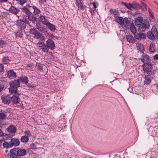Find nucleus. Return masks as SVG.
I'll list each match as a JSON object with an SVG mask.
<instances>
[{"mask_svg":"<svg viewBox=\"0 0 158 158\" xmlns=\"http://www.w3.org/2000/svg\"><path fill=\"white\" fill-rule=\"evenodd\" d=\"M143 71L147 73V74H151L152 69V64L151 63L143 65Z\"/></svg>","mask_w":158,"mask_h":158,"instance_id":"4","label":"nucleus"},{"mask_svg":"<svg viewBox=\"0 0 158 158\" xmlns=\"http://www.w3.org/2000/svg\"><path fill=\"white\" fill-rule=\"evenodd\" d=\"M16 1L17 3L21 5H23L27 2L26 0H16Z\"/></svg>","mask_w":158,"mask_h":158,"instance_id":"42","label":"nucleus"},{"mask_svg":"<svg viewBox=\"0 0 158 158\" xmlns=\"http://www.w3.org/2000/svg\"><path fill=\"white\" fill-rule=\"evenodd\" d=\"M36 27L37 29L39 30L40 31L44 33L46 35V33L48 34L46 29L44 28V26L41 25L39 22H37L36 23Z\"/></svg>","mask_w":158,"mask_h":158,"instance_id":"8","label":"nucleus"},{"mask_svg":"<svg viewBox=\"0 0 158 158\" xmlns=\"http://www.w3.org/2000/svg\"><path fill=\"white\" fill-rule=\"evenodd\" d=\"M24 20L25 21H24L26 23V24H27L29 25V26H31V25L30 24L31 22H29V21L28 20L26 19H25Z\"/></svg>","mask_w":158,"mask_h":158,"instance_id":"50","label":"nucleus"},{"mask_svg":"<svg viewBox=\"0 0 158 158\" xmlns=\"http://www.w3.org/2000/svg\"><path fill=\"white\" fill-rule=\"evenodd\" d=\"M29 140V137L28 136L26 135H23L21 138V141L23 143H27Z\"/></svg>","mask_w":158,"mask_h":158,"instance_id":"32","label":"nucleus"},{"mask_svg":"<svg viewBox=\"0 0 158 158\" xmlns=\"http://www.w3.org/2000/svg\"><path fill=\"white\" fill-rule=\"evenodd\" d=\"M4 66L2 64H0V73H1L3 71Z\"/></svg>","mask_w":158,"mask_h":158,"instance_id":"48","label":"nucleus"},{"mask_svg":"<svg viewBox=\"0 0 158 158\" xmlns=\"http://www.w3.org/2000/svg\"><path fill=\"white\" fill-rule=\"evenodd\" d=\"M157 89H158V84L157 85Z\"/></svg>","mask_w":158,"mask_h":158,"instance_id":"63","label":"nucleus"},{"mask_svg":"<svg viewBox=\"0 0 158 158\" xmlns=\"http://www.w3.org/2000/svg\"><path fill=\"white\" fill-rule=\"evenodd\" d=\"M126 38L129 43H134L135 42V40L133 36L130 35H127L126 36Z\"/></svg>","mask_w":158,"mask_h":158,"instance_id":"24","label":"nucleus"},{"mask_svg":"<svg viewBox=\"0 0 158 158\" xmlns=\"http://www.w3.org/2000/svg\"><path fill=\"white\" fill-rule=\"evenodd\" d=\"M55 37L56 38V39L58 38L57 36H55Z\"/></svg>","mask_w":158,"mask_h":158,"instance_id":"64","label":"nucleus"},{"mask_svg":"<svg viewBox=\"0 0 158 158\" xmlns=\"http://www.w3.org/2000/svg\"><path fill=\"white\" fill-rule=\"evenodd\" d=\"M10 87L9 88V91L11 94L15 93L17 91V87L20 85L19 82L17 80H14L10 81Z\"/></svg>","mask_w":158,"mask_h":158,"instance_id":"2","label":"nucleus"},{"mask_svg":"<svg viewBox=\"0 0 158 158\" xmlns=\"http://www.w3.org/2000/svg\"><path fill=\"white\" fill-rule=\"evenodd\" d=\"M30 32L34 34L37 39L40 38L42 34L39 32L38 31L34 28H31L30 30Z\"/></svg>","mask_w":158,"mask_h":158,"instance_id":"16","label":"nucleus"},{"mask_svg":"<svg viewBox=\"0 0 158 158\" xmlns=\"http://www.w3.org/2000/svg\"><path fill=\"white\" fill-rule=\"evenodd\" d=\"M117 22L120 25H124V19L122 17H117L115 18Z\"/></svg>","mask_w":158,"mask_h":158,"instance_id":"30","label":"nucleus"},{"mask_svg":"<svg viewBox=\"0 0 158 158\" xmlns=\"http://www.w3.org/2000/svg\"><path fill=\"white\" fill-rule=\"evenodd\" d=\"M46 0H39V2L40 3L42 4L46 3Z\"/></svg>","mask_w":158,"mask_h":158,"instance_id":"51","label":"nucleus"},{"mask_svg":"<svg viewBox=\"0 0 158 158\" xmlns=\"http://www.w3.org/2000/svg\"><path fill=\"white\" fill-rule=\"evenodd\" d=\"M36 67L37 68L38 70L40 71H41L43 70V66L42 64L37 63L36 64Z\"/></svg>","mask_w":158,"mask_h":158,"instance_id":"35","label":"nucleus"},{"mask_svg":"<svg viewBox=\"0 0 158 158\" xmlns=\"http://www.w3.org/2000/svg\"><path fill=\"white\" fill-rule=\"evenodd\" d=\"M134 36L135 38L139 40L144 39L146 37L145 35L143 33L136 32L134 34Z\"/></svg>","mask_w":158,"mask_h":158,"instance_id":"18","label":"nucleus"},{"mask_svg":"<svg viewBox=\"0 0 158 158\" xmlns=\"http://www.w3.org/2000/svg\"><path fill=\"white\" fill-rule=\"evenodd\" d=\"M49 35V38H50L49 39H53L55 37V36H54L53 35V34H51Z\"/></svg>","mask_w":158,"mask_h":158,"instance_id":"52","label":"nucleus"},{"mask_svg":"<svg viewBox=\"0 0 158 158\" xmlns=\"http://www.w3.org/2000/svg\"><path fill=\"white\" fill-rule=\"evenodd\" d=\"M153 58L155 60H158V54L154 55L153 56Z\"/></svg>","mask_w":158,"mask_h":158,"instance_id":"53","label":"nucleus"},{"mask_svg":"<svg viewBox=\"0 0 158 158\" xmlns=\"http://www.w3.org/2000/svg\"><path fill=\"white\" fill-rule=\"evenodd\" d=\"M7 1V0H0V2L3 3L4 2H6Z\"/></svg>","mask_w":158,"mask_h":158,"instance_id":"58","label":"nucleus"},{"mask_svg":"<svg viewBox=\"0 0 158 158\" xmlns=\"http://www.w3.org/2000/svg\"><path fill=\"white\" fill-rule=\"evenodd\" d=\"M138 49L140 50L141 51L143 50V45L141 44H138L137 46Z\"/></svg>","mask_w":158,"mask_h":158,"instance_id":"44","label":"nucleus"},{"mask_svg":"<svg viewBox=\"0 0 158 158\" xmlns=\"http://www.w3.org/2000/svg\"><path fill=\"white\" fill-rule=\"evenodd\" d=\"M93 5L94 8H96L97 7L96 5V4L95 2H93Z\"/></svg>","mask_w":158,"mask_h":158,"instance_id":"57","label":"nucleus"},{"mask_svg":"<svg viewBox=\"0 0 158 158\" xmlns=\"http://www.w3.org/2000/svg\"><path fill=\"white\" fill-rule=\"evenodd\" d=\"M16 127L15 126L13 125H10L7 128L8 131L11 133H15L16 132Z\"/></svg>","mask_w":158,"mask_h":158,"instance_id":"21","label":"nucleus"},{"mask_svg":"<svg viewBox=\"0 0 158 158\" xmlns=\"http://www.w3.org/2000/svg\"><path fill=\"white\" fill-rule=\"evenodd\" d=\"M32 9V13L33 14L32 15H34L35 16L38 15L41 12V10L39 8L33 5Z\"/></svg>","mask_w":158,"mask_h":158,"instance_id":"20","label":"nucleus"},{"mask_svg":"<svg viewBox=\"0 0 158 158\" xmlns=\"http://www.w3.org/2000/svg\"><path fill=\"white\" fill-rule=\"evenodd\" d=\"M10 143L12 147L14 146H17L19 145L20 142L19 139L15 138H12L11 139Z\"/></svg>","mask_w":158,"mask_h":158,"instance_id":"17","label":"nucleus"},{"mask_svg":"<svg viewBox=\"0 0 158 158\" xmlns=\"http://www.w3.org/2000/svg\"><path fill=\"white\" fill-rule=\"evenodd\" d=\"M129 28H130L131 31L134 34L135 33L136 31V28L135 26L133 23H132L129 26Z\"/></svg>","mask_w":158,"mask_h":158,"instance_id":"33","label":"nucleus"},{"mask_svg":"<svg viewBox=\"0 0 158 158\" xmlns=\"http://www.w3.org/2000/svg\"><path fill=\"white\" fill-rule=\"evenodd\" d=\"M9 61V60L8 58L6 57H3L2 58V62L4 64H6L8 63Z\"/></svg>","mask_w":158,"mask_h":158,"instance_id":"41","label":"nucleus"},{"mask_svg":"<svg viewBox=\"0 0 158 158\" xmlns=\"http://www.w3.org/2000/svg\"><path fill=\"white\" fill-rule=\"evenodd\" d=\"M18 156H23L25 155L27 153L26 150L24 149H19L18 148H14Z\"/></svg>","mask_w":158,"mask_h":158,"instance_id":"11","label":"nucleus"},{"mask_svg":"<svg viewBox=\"0 0 158 158\" xmlns=\"http://www.w3.org/2000/svg\"><path fill=\"white\" fill-rule=\"evenodd\" d=\"M11 97L9 95H2L1 97V99L2 103L8 105L11 102Z\"/></svg>","mask_w":158,"mask_h":158,"instance_id":"9","label":"nucleus"},{"mask_svg":"<svg viewBox=\"0 0 158 158\" xmlns=\"http://www.w3.org/2000/svg\"><path fill=\"white\" fill-rule=\"evenodd\" d=\"M24 133L26 135V136H30L31 135V133L29 131L27 130L24 131Z\"/></svg>","mask_w":158,"mask_h":158,"instance_id":"45","label":"nucleus"},{"mask_svg":"<svg viewBox=\"0 0 158 158\" xmlns=\"http://www.w3.org/2000/svg\"><path fill=\"white\" fill-rule=\"evenodd\" d=\"M11 101L12 103L15 105L19 103L20 102V99L18 96L16 95H14L11 97Z\"/></svg>","mask_w":158,"mask_h":158,"instance_id":"12","label":"nucleus"},{"mask_svg":"<svg viewBox=\"0 0 158 158\" xmlns=\"http://www.w3.org/2000/svg\"><path fill=\"white\" fill-rule=\"evenodd\" d=\"M16 26L19 30H24L26 27V25L24 21L23 20H18L16 21Z\"/></svg>","mask_w":158,"mask_h":158,"instance_id":"5","label":"nucleus"},{"mask_svg":"<svg viewBox=\"0 0 158 158\" xmlns=\"http://www.w3.org/2000/svg\"><path fill=\"white\" fill-rule=\"evenodd\" d=\"M131 4L132 8L134 9H140L141 7V6L137 2H133Z\"/></svg>","mask_w":158,"mask_h":158,"instance_id":"29","label":"nucleus"},{"mask_svg":"<svg viewBox=\"0 0 158 158\" xmlns=\"http://www.w3.org/2000/svg\"><path fill=\"white\" fill-rule=\"evenodd\" d=\"M38 19L39 22H41L44 25H46L49 22L48 20L45 16L41 15L39 17Z\"/></svg>","mask_w":158,"mask_h":158,"instance_id":"15","label":"nucleus"},{"mask_svg":"<svg viewBox=\"0 0 158 158\" xmlns=\"http://www.w3.org/2000/svg\"><path fill=\"white\" fill-rule=\"evenodd\" d=\"M17 80L19 83L20 82L21 83L26 85L27 84L29 81L28 77L25 76L18 77Z\"/></svg>","mask_w":158,"mask_h":158,"instance_id":"10","label":"nucleus"},{"mask_svg":"<svg viewBox=\"0 0 158 158\" xmlns=\"http://www.w3.org/2000/svg\"><path fill=\"white\" fill-rule=\"evenodd\" d=\"M31 66V65L30 64H28L27 65V67H30Z\"/></svg>","mask_w":158,"mask_h":158,"instance_id":"60","label":"nucleus"},{"mask_svg":"<svg viewBox=\"0 0 158 158\" xmlns=\"http://www.w3.org/2000/svg\"><path fill=\"white\" fill-rule=\"evenodd\" d=\"M110 12L111 14L115 15H118L119 13L118 10L115 9H110Z\"/></svg>","mask_w":158,"mask_h":158,"instance_id":"36","label":"nucleus"},{"mask_svg":"<svg viewBox=\"0 0 158 158\" xmlns=\"http://www.w3.org/2000/svg\"><path fill=\"white\" fill-rule=\"evenodd\" d=\"M2 136H4V133H3L2 130L0 129V137Z\"/></svg>","mask_w":158,"mask_h":158,"instance_id":"55","label":"nucleus"},{"mask_svg":"<svg viewBox=\"0 0 158 158\" xmlns=\"http://www.w3.org/2000/svg\"><path fill=\"white\" fill-rule=\"evenodd\" d=\"M6 75L7 77L9 78H15L16 77V75L15 72L13 70L8 71L7 72Z\"/></svg>","mask_w":158,"mask_h":158,"instance_id":"19","label":"nucleus"},{"mask_svg":"<svg viewBox=\"0 0 158 158\" xmlns=\"http://www.w3.org/2000/svg\"><path fill=\"white\" fill-rule=\"evenodd\" d=\"M121 4L122 5H124L128 9L131 10L132 8L131 4V3H126L124 2H121Z\"/></svg>","mask_w":158,"mask_h":158,"instance_id":"34","label":"nucleus"},{"mask_svg":"<svg viewBox=\"0 0 158 158\" xmlns=\"http://www.w3.org/2000/svg\"><path fill=\"white\" fill-rule=\"evenodd\" d=\"M141 3L142 4L143 6V4H145V3H144L142 2V1H140Z\"/></svg>","mask_w":158,"mask_h":158,"instance_id":"61","label":"nucleus"},{"mask_svg":"<svg viewBox=\"0 0 158 158\" xmlns=\"http://www.w3.org/2000/svg\"><path fill=\"white\" fill-rule=\"evenodd\" d=\"M149 26L150 25L148 22H144L139 26L138 30L140 32H144L149 28Z\"/></svg>","mask_w":158,"mask_h":158,"instance_id":"6","label":"nucleus"},{"mask_svg":"<svg viewBox=\"0 0 158 158\" xmlns=\"http://www.w3.org/2000/svg\"><path fill=\"white\" fill-rule=\"evenodd\" d=\"M27 85L28 87H30L33 88V87H35V84L31 83H28Z\"/></svg>","mask_w":158,"mask_h":158,"instance_id":"47","label":"nucleus"},{"mask_svg":"<svg viewBox=\"0 0 158 158\" xmlns=\"http://www.w3.org/2000/svg\"><path fill=\"white\" fill-rule=\"evenodd\" d=\"M9 12L12 14L16 15L20 11L19 9L13 6H11L9 9Z\"/></svg>","mask_w":158,"mask_h":158,"instance_id":"14","label":"nucleus"},{"mask_svg":"<svg viewBox=\"0 0 158 158\" xmlns=\"http://www.w3.org/2000/svg\"><path fill=\"white\" fill-rule=\"evenodd\" d=\"M7 45V42L0 38V48L5 49Z\"/></svg>","mask_w":158,"mask_h":158,"instance_id":"26","label":"nucleus"},{"mask_svg":"<svg viewBox=\"0 0 158 158\" xmlns=\"http://www.w3.org/2000/svg\"><path fill=\"white\" fill-rule=\"evenodd\" d=\"M5 151L6 153H7V152H8V151L7 149Z\"/></svg>","mask_w":158,"mask_h":158,"instance_id":"62","label":"nucleus"},{"mask_svg":"<svg viewBox=\"0 0 158 158\" xmlns=\"http://www.w3.org/2000/svg\"><path fill=\"white\" fill-rule=\"evenodd\" d=\"M2 145L4 148H11L10 143L7 142H5L3 143Z\"/></svg>","mask_w":158,"mask_h":158,"instance_id":"38","label":"nucleus"},{"mask_svg":"<svg viewBox=\"0 0 158 158\" xmlns=\"http://www.w3.org/2000/svg\"><path fill=\"white\" fill-rule=\"evenodd\" d=\"M130 20H129L127 18L125 17L124 19V25L127 28H129V26L131 24Z\"/></svg>","mask_w":158,"mask_h":158,"instance_id":"25","label":"nucleus"},{"mask_svg":"<svg viewBox=\"0 0 158 158\" xmlns=\"http://www.w3.org/2000/svg\"><path fill=\"white\" fill-rule=\"evenodd\" d=\"M22 11L28 17V19L33 23H35L38 21V18L36 16L32 15V4L30 5L27 4L21 8Z\"/></svg>","mask_w":158,"mask_h":158,"instance_id":"1","label":"nucleus"},{"mask_svg":"<svg viewBox=\"0 0 158 158\" xmlns=\"http://www.w3.org/2000/svg\"><path fill=\"white\" fill-rule=\"evenodd\" d=\"M143 21V18L141 17H139L137 18L135 20V23L137 26H139L142 23Z\"/></svg>","mask_w":158,"mask_h":158,"instance_id":"23","label":"nucleus"},{"mask_svg":"<svg viewBox=\"0 0 158 158\" xmlns=\"http://www.w3.org/2000/svg\"><path fill=\"white\" fill-rule=\"evenodd\" d=\"M148 11L150 17L152 19L154 18V17L153 15V13L149 8H148Z\"/></svg>","mask_w":158,"mask_h":158,"instance_id":"43","label":"nucleus"},{"mask_svg":"<svg viewBox=\"0 0 158 158\" xmlns=\"http://www.w3.org/2000/svg\"><path fill=\"white\" fill-rule=\"evenodd\" d=\"M38 44L39 45V47L42 51L45 52L43 49L46 47V44H44L43 42H39L38 43Z\"/></svg>","mask_w":158,"mask_h":158,"instance_id":"31","label":"nucleus"},{"mask_svg":"<svg viewBox=\"0 0 158 158\" xmlns=\"http://www.w3.org/2000/svg\"><path fill=\"white\" fill-rule=\"evenodd\" d=\"M155 44L153 43H151L150 44L149 46V51L150 52H153L154 51L155 49H154Z\"/></svg>","mask_w":158,"mask_h":158,"instance_id":"39","label":"nucleus"},{"mask_svg":"<svg viewBox=\"0 0 158 158\" xmlns=\"http://www.w3.org/2000/svg\"><path fill=\"white\" fill-rule=\"evenodd\" d=\"M4 87V85L3 84H0V92L3 90Z\"/></svg>","mask_w":158,"mask_h":158,"instance_id":"49","label":"nucleus"},{"mask_svg":"<svg viewBox=\"0 0 158 158\" xmlns=\"http://www.w3.org/2000/svg\"><path fill=\"white\" fill-rule=\"evenodd\" d=\"M44 35H43V34H41V36L40 37V40H41V41H43V40H44Z\"/></svg>","mask_w":158,"mask_h":158,"instance_id":"54","label":"nucleus"},{"mask_svg":"<svg viewBox=\"0 0 158 158\" xmlns=\"http://www.w3.org/2000/svg\"><path fill=\"white\" fill-rule=\"evenodd\" d=\"M151 74H147L145 77L144 84L148 85L151 82Z\"/></svg>","mask_w":158,"mask_h":158,"instance_id":"22","label":"nucleus"},{"mask_svg":"<svg viewBox=\"0 0 158 158\" xmlns=\"http://www.w3.org/2000/svg\"><path fill=\"white\" fill-rule=\"evenodd\" d=\"M3 141V140H0V147L1 146L2 143V141Z\"/></svg>","mask_w":158,"mask_h":158,"instance_id":"59","label":"nucleus"},{"mask_svg":"<svg viewBox=\"0 0 158 158\" xmlns=\"http://www.w3.org/2000/svg\"><path fill=\"white\" fill-rule=\"evenodd\" d=\"M6 118V115L4 113L0 112V121L5 119Z\"/></svg>","mask_w":158,"mask_h":158,"instance_id":"40","label":"nucleus"},{"mask_svg":"<svg viewBox=\"0 0 158 158\" xmlns=\"http://www.w3.org/2000/svg\"><path fill=\"white\" fill-rule=\"evenodd\" d=\"M30 148H31L35 149L36 148V146L35 143H32L30 144Z\"/></svg>","mask_w":158,"mask_h":158,"instance_id":"46","label":"nucleus"},{"mask_svg":"<svg viewBox=\"0 0 158 158\" xmlns=\"http://www.w3.org/2000/svg\"><path fill=\"white\" fill-rule=\"evenodd\" d=\"M56 46L54 41L50 39H48L46 41V47L43 50L45 52H48L49 49L53 50L55 48Z\"/></svg>","mask_w":158,"mask_h":158,"instance_id":"3","label":"nucleus"},{"mask_svg":"<svg viewBox=\"0 0 158 158\" xmlns=\"http://www.w3.org/2000/svg\"><path fill=\"white\" fill-rule=\"evenodd\" d=\"M83 0H76L75 3L76 5L78 7L79 10H84L86 6H84L81 1Z\"/></svg>","mask_w":158,"mask_h":158,"instance_id":"13","label":"nucleus"},{"mask_svg":"<svg viewBox=\"0 0 158 158\" xmlns=\"http://www.w3.org/2000/svg\"><path fill=\"white\" fill-rule=\"evenodd\" d=\"M15 34L17 36L20 38H21L23 34L22 30H17L15 32Z\"/></svg>","mask_w":158,"mask_h":158,"instance_id":"37","label":"nucleus"},{"mask_svg":"<svg viewBox=\"0 0 158 158\" xmlns=\"http://www.w3.org/2000/svg\"><path fill=\"white\" fill-rule=\"evenodd\" d=\"M141 60L144 64H149L151 62V60L149 58V56L144 53L142 55Z\"/></svg>","mask_w":158,"mask_h":158,"instance_id":"7","label":"nucleus"},{"mask_svg":"<svg viewBox=\"0 0 158 158\" xmlns=\"http://www.w3.org/2000/svg\"><path fill=\"white\" fill-rule=\"evenodd\" d=\"M10 158H18L17 156H18L14 148L10 150Z\"/></svg>","mask_w":158,"mask_h":158,"instance_id":"27","label":"nucleus"},{"mask_svg":"<svg viewBox=\"0 0 158 158\" xmlns=\"http://www.w3.org/2000/svg\"><path fill=\"white\" fill-rule=\"evenodd\" d=\"M48 28L52 31H54L56 29L55 26L48 22L46 25Z\"/></svg>","mask_w":158,"mask_h":158,"instance_id":"28","label":"nucleus"},{"mask_svg":"<svg viewBox=\"0 0 158 158\" xmlns=\"http://www.w3.org/2000/svg\"><path fill=\"white\" fill-rule=\"evenodd\" d=\"M143 6L146 10H147V5L145 3L143 4Z\"/></svg>","mask_w":158,"mask_h":158,"instance_id":"56","label":"nucleus"}]
</instances>
